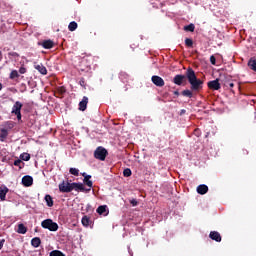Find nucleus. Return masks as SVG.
I'll return each instance as SVG.
<instances>
[{"label": "nucleus", "instance_id": "obj_32", "mask_svg": "<svg viewBox=\"0 0 256 256\" xmlns=\"http://www.w3.org/2000/svg\"><path fill=\"white\" fill-rule=\"evenodd\" d=\"M185 45H186V47H193V39L186 38L185 39Z\"/></svg>", "mask_w": 256, "mask_h": 256}, {"label": "nucleus", "instance_id": "obj_38", "mask_svg": "<svg viewBox=\"0 0 256 256\" xmlns=\"http://www.w3.org/2000/svg\"><path fill=\"white\" fill-rule=\"evenodd\" d=\"M10 57H19V54L17 52H9L8 54Z\"/></svg>", "mask_w": 256, "mask_h": 256}, {"label": "nucleus", "instance_id": "obj_16", "mask_svg": "<svg viewBox=\"0 0 256 256\" xmlns=\"http://www.w3.org/2000/svg\"><path fill=\"white\" fill-rule=\"evenodd\" d=\"M248 67L249 69H251L252 71H255L256 72V58L255 57H252L249 59L248 61Z\"/></svg>", "mask_w": 256, "mask_h": 256}, {"label": "nucleus", "instance_id": "obj_14", "mask_svg": "<svg viewBox=\"0 0 256 256\" xmlns=\"http://www.w3.org/2000/svg\"><path fill=\"white\" fill-rule=\"evenodd\" d=\"M36 71L41 73V75H47V68L43 64H34Z\"/></svg>", "mask_w": 256, "mask_h": 256}, {"label": "nucleus", "instance_id": "obj_35", "mask_svg": "<svg viewBox=\"0 0 256 256\" xmlns=\"http://www.w3.org/2000/svg\"><path fill=\"white\" fill-rule=\"evenodd\" d=\"M210 63L212 64V65H216V63H217V59L212 55V56H210Z\"/></svg>", "mask_w": 256, "mask_h": 256}, {"label": "nucleus", "instance_id": "obj_12", "mask_svg": "<svg viewBox=\"0 0 256 256\" xmlns=\"http://www.w3.org/2000/svg\"><path fill=\"white\" fill-rule=\"evenodd\" d=\"M7 193H9V188L7 186L0 187V200L5 201L7 199Z\"/></svg>", "mask_w": 256, "mask_h": 256}, {"label": "nucleus", "instance_id": "obj_33", "mask_svg": "<svg viewBox=\"0 0 256 256\" xmlns=\"http://www.w3.org/2000/svg\"><path fill=\"white\" fill-rule=\"evenodd\" d=\"M123 175H124V177H131V175H132L131 169H129V168L124 169Z\"/></svg>", "mask_w": 256, "mask_h": 256}, {"label": "nucleus", "instance_id": "obj_18", "mask_svg": "<svg viewBox=\"0 0 256 256\" xmlns=\"http://www.w3.org/2000/svg\"><path fill=\"white\" fill-rule=\"evenodd\" d=\"M0 141H5V139H7V137H8V135H9V132L7 131V129H5V128H2L1 130H0Z\"/></svg>", "mask_w": 256, "mask_h": 256}, {"label": "nucleus", "instance_id": "obj_42", "mask_svg": "<svg viewBox=\"0 0 256 256\" xmlns=\"http://www.w3.org/2000/svg\"><path fill=\"white\" fill-rule=\"evenodd\" d=\"M82 177H84V179H85V177H91V175H87V173H82Z\"/></svg>", "mask_w": 256, "mask_h": 256}, {"label": "nucleus", "instance_id": "obj_34", "mask_svg": "<svg viewBox=\"0 0 256 256\" xmlns=\"http://www.w3.org/2000/svg\"><path fill=\"white\" fill-rule=\"evenodd\" d=\"M79 85L83 87V89H87V83L85 82V78L80 79Z\"/></svg>", "mask_w": 256, "mask_h": 256}, {"label": "nucleus", "instance_id": "obj_9", "mask_svg": "<svg viewBox=\"0 0 256 256\" xmlns=\"http://www.w3.org/2000/svg\"><path fill=\"white\" fill-rule=\"evenodd\" d=\"M209 237L212 239V241H216V243H221L222 241L221 234L217 231H211Z\"/></svg>", "mask_w": 256, "mask_h": 256}, {"label": "nucleus", "instance_id": "obj_11", "mask_svg": "<svg viewBox=\"0 0 256 256\" xmlns=\"http://www.w3.org/2000/svg\"><path fill=\"white\" fill-rule=\"evenodd\" d=\"M87 103H89V98L84 96L82 101L79 102V111H85L87 109Z\"/></svg>", "mask_w": 256, "mask_h": 256}, {"label": "nucleus", "instance_id": "obj_29", "mask_svg": "<svg viewBox=\"0 0 256 256\" xmlns=\"http://www.w3.org/2000/svg\"><path fill=\"white\" fill-rule=\"evenodd\" d=\"M49 256H65V254L59 250H53L50 252Z\"/></svg>", "mask_w": 256, "mask_h": 256}, {"label": "nucleus", "instance_id": "obj_13", "mask_svg": "<svg viewBox=\"0 0 256 256\" xmlns=\"http://www.w3.org/2000/svg\"><path fill=\"white\" fill-rule=\"evenodd\" d=\"M209 191V187L205 184H201L197 187V193L199 195H205Z\"/></svg>", "mask_w": 256, "mask_h": 256}, {"label": "nucleus", "instance_id": "obj_41", "mask_svg": "<svg viewBox=\"0 0 256 256\" xmlns=\"http://www.w3.org/2000/svg\"><path fill=\"white\" fill-rule=\"evenodd\" d=\"M185 113H187V111L185 109H182L180 115H185Z\"/></svg>", "mask_w": 256, "mask_h": 256}, {"label": "nucleus", "instance_id": "obj_4", "mask_svg": "<svg viewBox=\"0 0 256 256\" xmlns=\"http://www.w3.org/2000/svg\"><path fill=\"white\" fill-rule=\"evenodd\" d=\"M107 155H109V152H107V149H105L103 146L97 147L94 151V157L99 161H105V159H107Z\"/></svg>", "mask_w": 256, "mask_h": 256}, {"label": "nucleus", "instance_id": "obj_2", "mask_svg": "<svg viewBox=\"0 0 256 256\" xmlns=\"http://www.w3.org/2000/svg\"><path fill=\"white\" fill-rule=\"evenodd\" d=\"M58 189L60 193H71V191H81L83 193L85 192V185L83 183L62 181L58 185Z\"/></svg>", "mask_w": 256, "mask_h": 256}, {"label": "nucleus", "instance_id": "obj_40", "mask_svg": "<svg viewBox=\"0 0 256 256\" xmlns=\"http://www.w3.org/2000/svg\"><path fill=\"white\" fill-rule=\"evenodd\" d=\"M14 115H16L18 121H21V117H22L21 116V112H18V113L14 114Z\"/></svg>", "mask_w": 256, "mask_h": 256}, {"label": "nucleus", "instance_id": "obj_23", "mask_svg": "<svg viewBox=\"0 0 256 256\" xmlns=\"http://www.w3.org/2000/svg\"><path fill=\"white\" fill-rule=\"evenodd\" d=\"M20 161H29L31 159V154L29 153H22L20 155Z\"/></svg>", "mask_w": 256, "mask_h": 256}, {"label": "nucleus", "instance_id": "obj_31", "mask_svg": "<svg viewBox=\"0 0 256 256\" xmlns=\"http://www.w3.org/2000/svg\"><path fill=\"white\" fill-rule=\"evenodd\" d=\"M224 85L226 87H228V89H233L235 87V83H233L232 81L226 80Z\"/></svg>", "mask_w": 256, "mask_h": 256}, {"label": "nucleus", "instance_id": "obj_6", "mask_svg": "<svg viewBox=\"0 0 256 256\" xmlns=\"http://www.w3.org/2000/svg\"><path fill=\"white\" fill-rule=\"evenodd\" d=\"M151 81L156 85V87H165V80L158 75L152 76Z\"/></svg>", "mask_w": 256, "mask_h": 256}, {"label": "nucleus", "instance_id": "obj_30", "mask_svg": "<svg viewBox=\"0 0 256 256\" xmlns=\"http://www.w3.org/2000/svg\"><path fill=\"white\" fill-rule=\"evenodd\" d=\"M69 173L74 175V177H79V169L77 168H70Z\"/></svg>", "mask_w": 256, "mask_h": 256}, {"label": "nucleus", "instance_id": "obj_24", "mask_svg": "<svg viewBox=\"0 0 256 256\" xmlns=\"http://www.w3.org/2000/svg\"><path fill=\"white\" fill-rule=\"evenodd\" d=\"M15 167H19V169H23L25 167V163L21 159H17L14 161Z\"/></svg>", "mask_w": 256, "mask_h": 256}, {"label": "nucleus", "instance_id": "obj_43", "mask_svg": "<svg viewBox=\"0 0 256 256\" xmlns=\"http://www.w3.org/2000/svg\"><path fill=\"white\" fill-rule=\"evenodd\" d=\"M174 95L176 96V97H179V92H178V90H176V91H174Z\"/></svg>", "mask_w": 256, "mask_h": 256}, {"label": "nucleus", "instance_id": "obj_5", "mask_svg": "<svg viewBox=\"0 0 256 256\" xmlns=\"http://www.w3.org/2000/svg\"><path fill=\"white\" fill-rule=\"evenodd\" d=\"M207 85L208 89H211L212 91H219V89H221V83H219V79L209 81Z\"/></svg>", "mask_w": 256, "mask_h": 256}, {"label": "nucleus", "instance_id": "obj_19", "mask_svg": "<svg viewBox=\"0 0 256 256\" xmlns=\"http://www.w3.org/2000/svg\"><path fill=\"white\" fill-rule=\"evenodd\" d=\"M45 201H46V205L47 207H53L54 205V202H53V197L49 194H47L45 197H44Z\"/></svg>", "mask_w": 256, "mask_h": 256}, {"label": "nucleus", "instance_id": "obj_10", "mask_svg": "<svg viewBox=\"0 0 256 256\" xmlns=\"http://www.w3.org/2000/svg\"><path fill=\"white\" fill-rule=\"evenodd\" d=\"M44 49H53L55 47V42L53 40H44L41 43H39Z\"/></svg>", "mask_w": 256, "mask_h": 256}, {"label": "nucleus", "instance_id": "obj_8", "mask_svg": "<svg viewBox=\"0 0 256 256\" xmlns=\"http://www.w3.org/2000/svg\"><path fill=\"white\" fill-rule=\"evenodd\" d=\"M22 185L24 187H31V185H33V177L26 175L22 178Z\"/></svg>", "mask_w": 256, "mask_h": 256}, {"label": "nucleus", "instance_id": "obj_27", "mask_svg": "<svg viewBox=\"0 0 256 256\" xmlns=\"http://www.w3.org/2000/svg\"><path fill=\"white\" fill-rule=\"evenodd\" d=\"M184 31H189L190 33H193V31H195V24H189L187 26H184Z\"/></svg>", "mask_w": 256, "mask_h": 256}, {"label": "nucleus", "instance_id": "obj_17", "mask_svg": "<svg viewBox=\"0 0 256 256\" xmlns=\"http://www.w3.org/2000/svg\"><path fill=\"white\" fill-rule=\"evenodd\" d=\"M193 93H196L195 91H193L192 89H186V90H183L181 92V95L183 97H188L189 99L193 98Z\"/></svg>", "mask_w": 256, "mask_h": 256}, {"label": "nucleus", "instance_id": "obj_1", "mask_svg": "<svg viewBox=\"0 0 256 256\" xmlns=\"http://www.w3.org/2000/svg\"><path fill=\"white\" fill-rule=\"evenodd\" d=\"M190 83V89L192 91H195L196 93H199V91L203 90V80L197 78V74H195V70L193 68L188 67L185 75L183 74H178L174 76L173 78V83L174 85H178L181 87V85H185V83Z\"/></svg>", "mask_w": 256, "mask_h": 256}, {"label": "nucleus", "instance_id": "obj_28", "mask_svg": "<svg viewBox=\"0 0 256 256\" xmlns=\"http://www.w3.org/2000/svg\"><path fill=\"white\" fill-rule=\"evenodd\" d=\"M18 77H19V72L17 70H12L9 78L10 79H18Z\"/></svg>", "mask_w": 256, "mask_h": 256}, {"label": "nucleus", "instance_id": "obj_21", "mask_svg": "<svg viewBox=\"0 0 256 256\" xmlns=\"http://www.w3.org/2000/svg\"><path fill=\"white\" fill-rule=\"evenodd\" d=\"M17 233H20V235H25V233H27V228H26L25 224L18 225Z\"/></svg>", "mask_w": 256, "mask_h": 256}, {"label": "nucleus", "instance_id": "obj_25", "mask_svg": "<svg viewBox=\"0 0 256 256\" xmlns=\"http://www.w3.org/2000/svg\"><path fill=\"white\" fill-rule=\"evenodd\" d=\"M77 27H78V25H77V22H75V21L70 22L68 25L69 31H75L77 29Z\"/></svg>", "mask_w": 256, "mask_h": 256}, {"label": "nucleus", "instance_id": "obj_7", "mask_svg": "<svg viewBox=\"0 0 256 256\" xmlns=\"http://www.w3.org/2000/svg\"><path fill=\"white\" fill-rule=\"evenodd\" d=\"M21 109H23V103L16 101L12 107V115H15L16 113H21Z\"/></svg>", "mask_w": 256, "mask_h": 256}, {"label": "nucleus", "instance_id": "obj_3", "mask_svg": "<svg viewBox=\"0 0 256 256\" xmlns=\"http://www.w3.org/2000/svg\"><path fill=\"white\" fill-rule=\"evenodd\" d=\"M41 227H43V229H48V231H52V232L59 230V224H57L56 222H53V220L49 218L41 222Z\"/></svg>", "mask_w": 256, "mask_h": 256}, {"label": "nucleus", "instance_id": "obj_15", "mask_svg": "<svg viewBox=\"0 0 256 256\" xmlns=\"http://www.w3.org/2000/svg\"><path fill=\"white\" fill-rule=\"evenodd\" d=\"M91 179V176H85L83 183L89 187V189H85L84 191L89 192L91 191V188L93 187V181L89 180Z\"/></svg>", "mask_w": 256, "mask_h": 256}, {"label": "nucleus", "instance_id": "obj_22", "mask_svg": "<svg viewBox=\"0 0 256 256\" xmlns=\"http://www.w3.org/2000/svg\"><path fill=\"white\" fill-rule=\"evenodd\" d=\"M96 211L98 215H107V206H99Z\"/></svg>", "mask_w": 256, "mask_h": 256}, {"label": "nucleus", "instance_id": "obj_26", "mask_svg": "<svg viewBox=\"0 0 256 256\" xmlns=\"http://www.w3.org/2000/svg\"><path fill=\"white\" fill-rule=\"evenodd\" d=\"M89 223H91V220L89 219V217L87 216L82 217V225L84 227H89Z\"/></svg>", "mask_w": 256, "mask_h": 256}, {"label": "nucleus", "instance_id": "obj_37", "mask_svg": "<svg viewBox=\"0 0 256 256\" xmlns=\"http://www.w3.org/2000/svg\"><path fill=\"white\" fill-rule=\"evenodd\" d=\"M130 203L132 204V207H137V205H139V202H137V199L130 200Z\"/></svg>", "mask_w": 256, "mask_h": 256}, {"label": "nucleus", "instance_id": "obj_44", "mask_svg": "<svg viewBox=\"0 0 256 256\" xmlns=\"http://www.w3.org/2000/svg\"><path fill=\"white\" fill-rule=\"evenodd\" d=\"M1 89H3V84L0 83V91H1Z\"/></svg>", "mask_w": 256, "mask_h": 256}, {"label": "nucleus", "instance_id": "obj_20", "mask_svg": "<svg viewBox=\"0 0 256 256\" xmlns=\"http://www.w3.org/2000/svg\"><path fill=\"white\" fill-rule=\"evenodd\" d=\"M31 245L32 247H39V245H41V238L39 237H34L32 240H31Z\"/></svg>", "mask_w": 256, "mask_h": 256}, {"label": "nucleus", "instance_id": "obj_45", "mask_svg": "<svg viewBox=\"0 0 256 256\" xmlns=\"http://www.w3.org/2000/svg\"><path fill=\"white\" fill-rule=\"evenodd\" d=\"M130 255L133 256V254L131 253V251H129Z\"/></svg>", "mask_w": 256, "mask_h": 256}, {"label": "nucleus", "instance_id": "obj_36", "mask_svg": "<svg viewBox=\"0 0 256 256\" xmlns=\"http://www.w3.org/2000/svg\"><path fill=\"white\" fill-rule=\"evenodd\" d=\"M19 73H20L21 75H25V73H27V68H25V67H20Z\"/></svg>", "mask_w": 256, "mask_h": 256}, {"label": "nucleus", "instance_id": "obj_39", "mask_svg": "<svg viewBox=\"0 0 256 256\" xmlns=\"http://www.w3.org/2000/svg\"><path fill=\"white\" fill-rule=\"evenodd\" d=\"M3 245H5V239L0 240V250L3 249Z\"/></svg>", "mask_w": 256, "mask_h": 256}]
</instances>
